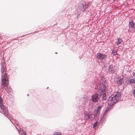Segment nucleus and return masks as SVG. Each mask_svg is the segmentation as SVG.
Instances as JSON below:
<instances>
[{
    "instance_id": "6ab92c4d",
    "label": "nucleus",
    "mask_w": 135,
    "mask_h": 135,
    "mask_svg": "<svg viewBox=\"0 0 135 135\" xmlns=\"http://www.w3.org/2000/svg\"><path fill=\"white\" fill-rule=\"evenodd\" d=\"M134 23L133 21H131L129 22V25H134Z\"/></svg>"
},
{
    "instance_id": "c85d7f7f",
    "label": "nucleus",
    "mask_w": 135,
    "mask_h": 135,
    "mask_svg": "<svg viewBox=\"0 0 135 135\" xmlns=\"http://www.w3.org/2000/svg\"><path fill=\"white\" fill-rule=\"evenodd\" d=\"M27 96H28L29 95V94H27Z\"/></svg>"
},
{
    "instance_id": "dca6fc26",
    "label": "nucleus",
    "mask_w": 135,
    "mask_h": 135,
    "mask_svg": "<svg viewBox=\"0 0 135 135\" xmlns=\"http://www.w3.org/2000/svg\"><path fill=\"white\" fill-rule=\"evenodd\" d=\"M134 78V79H130L129 82L130 83H135V77Z\"/></svg>"
},
{
    "instance_id": "b1692460",
    "label": "nucleus",
    "mask_w": 135,
    "mask_h": 135,
    "mask_svg": "<svg viewBox=\"0 0 135 135\" xmlns=\"http://www.w3.org/2000/svg\"><path fill=\"white\" fill-rule=\"evenodd\" d=\"M128 27L129 28V29H128V31H129V30L131 28H135V26H129Z\"/></svg>"
},
{
    "instance_id": "7c9ffc66",
    "label": "nucleus",
    "mask_w": 135,
    "mask_h": 135,
    "mask_svg": "<svg viewBox=\"0 0 135 135\" xmlns=\"http://www.w3.org/2000/svg\"><path fill=\"white\" fill-rule=\"evenodd\" d=\"M128 72H130V71H128Z\"/></svg>"
},
{
    "instance_id": "9d476101",
    "label": "nucleus",
    "mask_w": 135,
    "mask_h": 135,
    "mask_svg": "<svg viewBox=\"0 0 135 135\" xmlns=\"http://www.w3.org/2000/svg\"><path fill=\"white\" fill-rule=\"evenodd\" d=\"M114 97L117 100L120 99L121 97V94L120 92H118L115 95V96L113 95Z\"/></svg>"
},
{
    "instance_id": "ddd939ff",
    "label": "nucleus",
    "mask_w": 135,
    "mask_h": 135,
    "mask_svg": "<svg viewBox=\"0 0 135 135\" xmlns=\"http://www.w3.org/2000/svg\"><path fill=\"white\" fill-rule=\"evenodd\" d=\"M122 39L120 38H118L117 41L116 43L118 44H119L122 43Z\"/></svg>"
},
{
    "instance_id": "aec40b11",
    "label": "nucleus",
    "mask_w": 135,
    "mask_h": 135,
    "mask_svg": "<svg viewBox=\"0 0 135 135\" xmlns=\"http://www.w3.org/2000/svg\"><path fill=\"white\" fill-rule=\"evenodd\" d=\"M78 108L80 109H82V111H83V110L85 109L84 107H82L81 105H79Z\"/></svg>"
},
{
    "instance_id": "423d86ee",
    "label": "nucleus",
    "mask_w": 135,
    "mask_h": 135,
    "mask_svg": "<svg viewBox=\"0 0 135 135\" xmlns=\"http://www.w3.org/2000/svg\"><path fill=\"white\" fill-rule=\"evenodd\" d=\"M102 96V95L97 92V93H95L92 95L91 97L92 101L97 103L100 100Z\"/></svg>"
},
{
    "instance_id": "7ed1b4c3",
    "label": "nucleus",
    "mask_w": 135,
    "mask_h": 135,
    "mask_svg": "<svg viewBox=\"0 0 135 135\" xmlns=\"http://www.w3.org/2000/svg\"><path fill=\"white\" fill-rule=\"evenodd\" d=\"M3 100L2 98L0 97V112L2 113L7 118L9 119L11 116L9 113L8 112L7 108L3 104Z\"/></svg>"
},
{
    "instance_id": "9b49d317",
    "label": "nucleus",
    "mask_w": 135,
    "mask_h": 135,
    "mask_svg": "<svg viewBox=\"0 0 135 135\" xmlns=\"http://www.w3.org/2000/svg\"><path fill=\"white\" fill-rule=\"evenodd\" d=\"M104 115L105 114L104 113L103 114L102 117L99 120V122L102 124L104 123Z\"/></svg>"
},
{
    "instance_id": "f8f14e48",
    "label": "nucleus",
    "mask_w": 135,
    "mask_h": 135,
    "mask_svg": "<svg viewBox=\"0 0 135 135\" xmlns=\"http://www.w3.org/2000/svg\"><path fill=\"white\" fill-rule=\"evenodd\" d=\"M89 114H84V118L85 120H87L89 119Z\"/></svg>"
},
{
    "instance_id": "a211bd4d",
    "label": "nucleus",
    "mask_w": 135,
    "mask_h": 135,
    "mask_svg": "<svg viewBox=\"0 0 135 135\" xmlns=\"http://www.w3.org/2000/svg\"><path fill=\"white\" fill-rule=\"evenodd\" d=\"M97 123L98 122L97 121H96V122H95L94 123L93 126V128H95L96 127L97 125Z\"/></svg>"
},
{
    "instance_id": "39448f33",
    "label": "nucleus",
    "mask_w": 135,
    "mask_h": 135,
    "mask_svg": "<svg viewBox=\"0 0 135 135\" xmlns=\"http://www.w3.org/2000/svg\"><path fill=\"white\" fill-rule=\"evenodd\" d=\"M115 98V97H114L112 95H111L109 98L108 102V105L110 106L109 108H112V105L118 101Z\"/></svg>"
},
{
    "instance_id": "20e7f679",
    "label": "nucleus",
    "mask_w": 135,
    "mask_h": 135,
    "mask_svg": "<svg viewBox=\"0 0 135 135\" xmlns=\"http://www.w3.org/2000/svg\"><path fill=\"white\" fill-rule=\"evenodd\" d=\"M90 4L88 2H84L80 4L78 8L82 12L88 11H90L89 8Z\"/></svg>"
},
{
    "instance_id": "c756f323",
    "label": "nucleus",
    "mask_w": 135,
    "mask_h": 135,
    "mask_svg": "<svg viewBox=\"0 0 135 135\" xmlns=\"http://www.w3.org/2000/svg\"><path fill=\"white\" fill-rule=\"evenodd\" d=\"M20 128V129L21 130V128Z\"/></svg>"
},
{
    "instance_id": "1a4fd4ad",
    "label": "nucleus",
    "mask_w": 135,
    "mask_h": 135,
    "mask_svg": "<svg viewBox=\"0 0 135 135\" xmlns=\"http://www.w3.org/2000/svg\"><path fill=\"white\" fill-rule=\"evenodd\" d=\"M118 80L116 82V83L117 84L119 85H121L123 84L124 82V81L123 78H118Z\"/></svg>"
},
{
    "instance_id": "4be33fe9",
    "label": "nucleus",
    "mask_w": 135,
    "mask_h": 135,
    "mask_svg": "<svg viewBox=\"0 0 135 135\" xmlns=\"http://www.w3.org/2000/svg\"><path fill=\"white\" fill-rule=\"evenodd\" d=\"M22 133H21V134H22V133L24 135H26V132L25 131H24L23 130V129H22Z\"/></svg>"
},
{
    "instance_id": "f3484780",
    "label": "nucleus",
    "mask_w": 135,
    "mask_h": 135,
    "mask_svg": "<svg viewBox=\"0 0 135 135\" xmlns=\"http://www.w3.org/2000/svg\"><path fill=\"white\" fill-rule=\"evenodd\" d=\"M102 107L101 106H98V107L97 110V112H99V113L100 112V110H101V108Z\"/></svg>"
},
{
    "instance_id": "6e6552de",
    "label": "nucleus",
    "mask_w": 135,
    "mask_h": 135,
    "mask_svg": "<svg viewBox=\"0 0 135 135\" xmlns=\"http://www.w3.org/2000/svg\"><path fill=\"white\" fill-rule=\"evenodd\" d=\"M108 71L110 73L113 74L117 70L115 68V65L112 64H110L109 67Z\"/></svg>"
},
{
    "instance_id": "0eeeda50",
    "label": "nucleus",
    "mask_w": 135,
    "mask_h": 135,
    "mask_svg": "<svg viewBox=\"0 0 135 135\" xmlns=\"http://www.w3.org/2000/svg\"><path fill=\"white\" fill-rule=\"evenodd\" d=\"M96 57L99 60H105L107 58V55L103 53H97Z\"/></svg>"
},
{
    "instance_id": "4468645a",
    "label": "nucleus",
    "mask_w": 135,
    "mask_h": 135,
    "mask_svg": "<svg viewBox=\"0 0 135 135\" xmlns=\"http://www.w3.org/2000/svg\"><path fill=\"white\" fill-rule=\"evenodd\" d=\"M99 113V112H96L94 115H94V118L93 119H95L96 118H97Z\"/></svg>"
},
{
    "instance_id": "393cba45",
    "label": "nucleus",
    "mask_w": 135,
    "mask_h": 135,
    "mask_svg": "<svg viewBox=\"0 0 135 135\" xmlns=\"http://www.w3.org/2000/svg\"><path fill=\"white\" fill-rule=\"evenodd\" d=\"M109 106H109L108 107H107V108L106 109H105V112H107L109 109H111L110 108H109V107H110Z\"/></svg>"
},
{
    "instance_id": "bb28decb",
    "label": "nucleus",
    "mask_w": 135,
    "mask_h": 135,
    "mask_svg": "<svg viewBox=\"0 0 135 135\" xmlns=\"http://www.w3.org/2000/svg\"><path fill=\"white\" fill-rule=\"evenodd\" d=\"M133 96L135 98V88L134 89L133 91Z\"/></svg>"
},
{
    "instance_id": "2f4dec72",
    "label": "nucleus",
    "mask_w": 135,
    "mask_h": 135,
    "mask_svg": "<svg viewBox=\"0 0 135 135\" xmlns=\"http://www.w3.org/2000/svg\"><path fill=\"white\" fill-rule=\"evenodd\" d=\"M133 73L134 74H135V73H134L133 72Z\"/></svg>"
},
{
    "instance_id": "cd10ccee",
    "label": "nucleus",
    "mask_w": 135,
    "mask_h": 135,
    "mask_svg": "<svg viewBox=\"0 0 135 135\" xmlns=\"http://www.w3.org/2000/svg\"><path fill=\"white\" fill-rule=\"evenodd\" d=\"M28 33V34H27L25 35H23L22 36H21V37H23L24 36H25V35H28V34H30V33Z\"/></svg>"
},
{
    "instance_id": "412c9836",
    "label": "nucleus",
    "mask_w": 135,
    "mask_h": 135,
    "mask_svg": "<svg viewBox=\"0 0 135 135\" xmlns=\"http://www.w3.org/2000/svg\"><path fill=\"white\" fill-rule=\"evenodd\" d=\"M54 135H62L61 134L60 132H56L54 134Z\"/></svg>"
},
{
    "instance_id": "a878e982",
    "label": "nucleus",
    "mask_w": 135,
    "mask_h": 135,
    "mask_svg": "<svg viewBox=\"0 0 135 135\" xmlns=\"http://www.w3.org/2000/svg\"><path fill=\"white\" fill-rule=\"evenodd\" d=\"M112 52H114V55H116V54L118 55V54H117V51H116L113 50L112 51Z\"/></svg>"
},
{
    "instance_id": "2eb2a0df",
    "label": "nucleus",
    "mask_w": 135,
    "mask_h": 135,
    "mask_svg": "<svg viewBox=\"0 0 135 135\" xmlns=\"http://www.w3.org/2000/svg\"><path fill=\"white\" fill-rule=\"evenodd\" d=\"M77 112H78V114H81V113H83L82 109H80L78 108Z\"/></svg>"
},
{
    "instance_id": "5701e85b",
    "label": "nucleus",
    "mask_w": 135,
    "mask_h": 135,
    "mask_svg": "<svg viewBox=\"0 0 135 135\" xmlns=\"http://www.w3.org/2000/svg\"><path fill=\"white\" fill-rule=\"evenodd\" d=\"M89 119H92V116L93 115V114H89Z\"/></svg>"
},
{
    "instance_id": "f03ea898",
    "label": "nucleus",
    "mask_w": 135,
    "mask_h": 135,
    "mask_svg": "<svg viewBox=\"0 0 135 135\" xmlns=\"http://www.w3.org/2000/svg\"><path fill=\"white\" fill-rule=\"evenodd\" d=\"M107 84L106 80L102 82H100L99 89L97 92L102 95V100H106V94L105 91L107 89Z\"/></svg>"
},
{
    "instance_id": "f257e3e1",
    "label": "nucleus",
    "mask_w": 135,
    "mask_h": 135,
    "mask_svg": "<svg viewBox=\"0 0 135 135\" xmlns=\"http://www.w3.org/2000/svg\"><path fill=\"white\" fill-rule=\"evenodd\" d=\"M5 62L3 61L1 63V85H3L5 90L8 94H9L12 91V89L10 86H9V84L7 75L6 73V70L5 66H4Z\"/></svg>"
}]
</instances>
